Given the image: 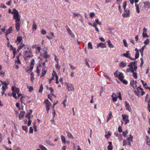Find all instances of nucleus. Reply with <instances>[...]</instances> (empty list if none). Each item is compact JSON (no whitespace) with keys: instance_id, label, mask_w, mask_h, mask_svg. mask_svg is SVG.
Instances as JSON below:
<instances>
[{"instance_id":"nucleus-1","label":"nucleus","mask_w":150,"mask_h":150,"mask_svg":"<svg viewBox=\"0 0 150 150\" xmlns=\"http://www.w3.org/2000/svg\"><path fill=\"white\" fill-rule=\"evenodd\" d=\"M11 13L13 14V18L15 19V21L16 22L15 24L16 28L18 31L20 30L21 23L19 12L15 9L13 8V11Z\"/></svg>"},{"instance_id":"nucleus-2","label":"nucleus","mask_w":150,"mask_h":150,"mask_svg":"<svg viewBox=\"0 0 150 150\" xmlns=\"http://www.w3.org/2000/svg\"><path fill=\"white\" fill-rule=\"evenodd\" d=\"M12 95L16 99H17V97L16 96V94H18L19 92V89L18 88L13 86L12 87Z\"/></svg>"},{"instance_id":"nucleus-3","label":"nucleus","mask_w":150,"mask_h":150,"mask_svg":"<svg viewBox=\"0 0 150 150\" xmlns=\"http://www.w3.org/2000/svg\"><path fill=\"white\" fill-rule=\"evenodd\" d=\"M45 103L46 104V109L47 111V113H48L50 109V107L51 105V104L47 99H46L45 100Z\"/></svg>"},{"instance_id":"nucleus-4","label":"nucleus","mask_w":150,"mask_h":150,"mask_svg":"<svg viewBox=\"0 0 150 150\" xmlns=\"http://www.w3.org/2000/svg\"><path fill=\"white\" fill-rule=\"evenodd\" d=\"M122 116L123 120L125 121V124L126 125L127 123L129 122V120L128 119V116L124 114H122Z\"/></svg>"},{"instance_id":"nucleus-5","label":"nucleus","mask_w":150,"mask_h":150,"mask_svg":"<svg viewBox=\"0 0 150 150\" xmlns=\"http://www.w3.org/2000/svg\"><path fill=\"white\" fill-rule=\"evenodd\" d=\"M122 55L123 56L127 58H129L130 59H132L133 60H134V58H132L131 57L129 56V55H130V54L129 53V51H127L126 53H123Z\"/></svg>"},{"instance_id":"nucleus-6","label":"nucleus","mask_w":150,"mask_h":150,"mask_svg":"<svg viewBox=\"0 0 150 150\" xmlns=\"http://www.w3.org/2000/svg\"><path fill=\"white\" fill-rule=\"evenodd\" d=\"M137 83V81L135 80L134 81L133 80H132L130 81V84L134 88H135L137 87L136 83Z\"/></svg>"},{"instance_id":"nucleus-7","label":"nucleus","mask_w":150,"mask_h":150,"mask_svg":"<svg viewBox=\"0 0 150 150\" xmlns=\"http://www.w3.org/2000/svg\"><path fill=\"white\" fill-rule=\"evenodd\" d=\"M67 88L69 91H72L74 90V88L72 85L67 83Z\"/></svg>"},{"instance_id":"nucleus-8","label":"nucleus","mask_w":150,"mask_h":150,"mask_svg":"<svg viewBox=\"0 0 150 150\" xmlns=\"http://www.w3.org/2000/svg\"><path fill=\"white\" fill-rule=\"evenodd\" d=\"M129 15V10L128 9H125V12L122 15L123 17H127Z\"/></svg>"},{"instance_id":"nucleus-9","label":"nucleus","mask_w":150,"mask_h":150,"mask_svg":"<svg viewBox=\"0 0 150 150\" xmlns=\"http://www.w3.org/2000/svg\"><path fill=\"white\" fill-rule=\"evenodd\" d=\"M13 29L12 27H10L6 31V36H7L9 34L13 32Z\"/></svg>"},{"instance_id":"nucleus-10","label":"nucleus","mask_w":150,"mask_h":150,"mask_svg":"<svg viewBox=\"0 0 150 150\" xmlns=\"http://www.w3.org/2000/svg\"><path fill=\"white\" fill-rule=\"evenodd\" d=\"M25 113V112L24 111H21L19 115V117L20 120H22L23 118Z\"/></svg>"},{"instance_id":"nucleus-11","label":"nucleus","mask_w":150,"mask_h":150,"mask_svg":"<svg viewBox=\"0 0 150 150\" xmlns=\"http://www.w3.org/2000/svg\"><path fill=\"white\" fill-rule=\"evenodd\" d=\"M22 40V38L21 36L18 37L17 36V40L15 41V42L16 43L17 42H18L17 44H18L19 43H20L21 40Z\"/></svg>"},{"instance_id":"nucleus-12","label":"nucleus","mask_w":150,"mask_h":150,"mask_svg":"<svg viewBox=\"0 0 150 150\" xmlns=\"http://www.w3.org/2000/svg\"><path fill=\"white\" fill-rule=\"evenodd\" d=\"M47 52H45L44 53L42 54V56L45 59L48 58L50 57V56L47 54Z\"/></svg>"},{"instance_id":"nucleus-13","label":"nucleus","mask_w":150,"mask_h":150,"mask_svg":"<svg viewBox=\"0 0 150 150\" xmlns=\"http://www.w3.org/2000/svg\"><path fill=\"white\" fill-rule=\"evenodd\" d=\"M118 78L120 81L124 79V76H123V74L122 73H119L118 75Z\"/></svg>"},{"instance_id":"nucleus-14","label":"nucleus","mask_w":150,"mask_h":150,"mask_svg":"<svg viewBox=\"0 0 150 150\" xmlns=\"http://www.w3.org/2000/svg\"><path fill=\"white\" fill-rule=\"evenodd\" d=\"M108 144L109 145L108 147V150H112V143L111 142H109Z\"/></svg>"},{"instance_id":"nucleus-15","label":"nucleus","mask_w":150,"mask_h":150,"mask_svg":"<svg viewBox=\"0 0 150 150\" xmlns=\"http://www.w3.org/2000/svg\"><path fill=\"white\" fill-rule=\"evenodd\" d=\"M130 67L127 68L126 70V71L127 72H132L134 71L133 68V67Z\"/></svg>"},{"instance_id":"nucleus-16","label":"nucleus","mask_w":150,"mask_h":150,"mask_svg":"<svg viewBox=\"0 0 150 150\" xmlns=\"http://www.w3.org/2000/svg\"><path fill=\"white\" fill-rule=\"evenodd\" d=\"M112 115V113L110 111L109 113L108 114V116L107 117V122H108V121L110 120L111 118V117Z\"/></svg>"},{"instance_id":"nucleus-17","label":"nucleus","mask_w":150,"mask_h":150,"mask_svg":"<svg viewBox=\"0 0 150 150\" xmlns=\"http://www.w3.org/2000/svg\"><path fill=\"white\" fill-rule=\"evenodd\" d=\"M136 62L135 61H134V62H130L128 65V67H133V66H134L135 65Z\"/></svg>"},{"instance_id":"nucleus-18","label":"nucleus","mask_w":150,"mask_h":150,"mask_svg":"<svg viewBox=\"0 0 150 150\" xmlns=\"http://www.w3.org/2000/svg\"><path fill=\"white\" fill-rule=\"evenodd\" d=\"M108 44L110 48H113L114 46L111 43L110 41L109 40H108L107 41Z\"/></svg>"},{"instance_id":"nucleus-19","label":"nucleus","mask_w":150,"mask_h":150,"mask_svg":"<svg viewBox=\"0 0 150 150\" xmlns=\"http://www.w3.org/2000/svg\"><path fill=\"white\" fill-rule=\"evenodd\" d=\"M126 66V63L123 62H121L120 63V66L121 67H124Z\"/></svg>"},{"instance_id":"nucleus-20","label":"nucleus","mask_w":150,"mask_h":150,"mask_svg":"<svg viewBox=\"0 0 150 150\" xmlns=\"http://www.w3.org/2000/svg\"><path fill=\"white\" fill-rule=\"evenodd\" d=\"M125 105L127 109L129 111H130V110L131 109L129 108V105L126 101L125 102Z\"/></svg>"},{"instance_id":"nucleus-21","label":"nucleus","mask_w":150,"mask_h":150,"mask_svg":"<svg viewBox=\"0 0 150 150\" xmlns=\"http://www.w3.org/2000/svg\"><path fill=\"white\" fill-rule=\"evenodd\" d=\"M45 67L42 69V72L41 75V76H44L46 73V71L44 70Z\"/></svg>"},{"instance_id":"nucleus-22","label":"nucleus","mask_w":150,"mask_h":150,"mask_svg":"<svg viewBox=\"0 0 150 150\" xmlns=\"http://www.w3.org/2000/svg\"><path fill=\"white\" fill-rule=\"evenodd\" d=\"M16 58L17 59V61H15V62L16 63H18L19 64H21V62H20V60L19 59V55H18L16 57Z\"/></svg>"},{"instance_id":"nucleus-23","label":"nucleus","mask_w":150,"mask_h":150,"mask_svg":"<svg viewBox=\"0 0 150 150\" xmlns=\"http://www.w3.org/2000/svg\"><path fill=\"white\" fill-rule=\"evenodd\" d=\"M46 143L49 145L54 146L55 145L54 144L52 143L50 140H47L46 141Z\"/></svg>"},{"instance_id":"nucleus-24","label":"nucleus","mask_w":150,"mask_h":150,"mask_svg":"<svg viewBox=\"0 0 150 150\" xmlns=\"http://www.w3.org/2000/svg\"><path fill=\"white\" fill-rule=\"evenodd\" d=\"M67 136L70 138H72V139H74V137L72 134L68 132L67 133Z\"/></svg>"},{"instance_id":"nucleus-25","label":"nucleus","mask_w":150,"mask_h":150,"mask_svg":"<svg viewBox=\"0 0 150 150\" xmlns=\"http://www.w3.org/2000/svg\"><path fill=\"white\" fill-rule=\"evenodd\" d=\"M88 49H93V47H92V44L90 42H89L88 43Z\"/></svg>"},{"instance_id":"nucleus-26","label":"nucleus","mask_w":150,"mask_h":150,"mask_svg":"<svg viewBox=\"0 0 150 150\" xmlns=\"http://www.w3.org/2000/svg\"><path fill=\"white\" fill-rule=\"evenodd\" d=\"M135 6L136 7V9L138 13H139L140 12V11L139 8V6L137 4H135Z\"/></svg>"},{"instance_id":"nucleus-27","label":"nucleus","mask_w":150,"mask_h":150,"mask_svg":"<svg viewBox=\"0 0 150 150\" xmlns=\"http://www.w3.org/2000/svg\"><path fill=\"white\" fill-rule=\"evenodd\" d=\"M111 134L110 132H108V134L105 135V137L107 139H108L109 138V137L111 135Z\"/></svg>"},{"instance_id":"nucleus-28","label":"nucleus","mask_w":150,"mask_h":150,"mask_svg":"<svg viewBox=\"0 0 150 150\" xmlns=\"http://www.w3.org/2000/svg\"><path fill=\"white\" fill-rule=\"evenodd\" d=\"M25 46V45L24 44H21L19 46L18 49V50H20L23 47H24Z\"/></svg>"},{"instance_id":"nucleus-29","label":"nucleus","mask_w":150,"mask_h":150,"mask_svg":"<svg viewBox=\"0 0 150 150\" xmlns=\"http://www.w3.org/2000/svg\"><path fill=\"white\" fill-rule=\"evenodd\" d=\"M30 53V52L27 51H26L25 52V55H26V57H30L31 56V55H28Z\"/></svg>"},{"instance_id":"nucleus-30","label":"nucleus","mask_w":150,"mask_h":150,"mask_svg":"<svg viewBox=\"0 0 150 150\" xmlns=\"http://www.w3.org/2000/svg\"><path fill=\"white\" fill-rule=\"evenodd\" d=\"M133 137L131 135H129V137L127 138V139L128 141H132Z\"/></svg>"},{"instance_id":"nucleus-31","label":"nucleus","mask_w":150,"mask_h":150,"mask_svg":"<svg viewBox=\"0 0 150 150\" xmlns=\"http://www.w3.org/2000/svg\"><path fill=\"white\" fill-rule=\"evenodd\" d=\"M61 138L62 142L64 143H65L66 139L65 137L63 135H61Z\"/></svg>"},{"instance_id":"nucleus-32","label":"nucleus","mask_w":150,"mask_h":150,"mask_svg":"<svg viewBox=\"0 0 150 150\" xmlns=\"http://www.w3.org/2000/svg\"><path fill=\"white\" fill-rule=\"evenodd\" d=\"M132 73V75L133 77L135 79H136L137 78V74L136 72H134V71H133Z\"/></svg>"},{"instance_id":"nucleus-33","label":"nucleus","mask_w":150,"mask_h":150,"mask_svg":"<svg viewBox=\"0 0 150 150\" xmlns=\"http://www.w3.org/2000/svg\"><path fill=\"white\" fill-rule=\"evenodd\" d=\"M33 23V29H34L35 30H36L37 28V25L36 24L35 22V21H34Z\"/></svg>"},{"instance_id":"nucleus-34","label":"nucleus","mask_w":150,"mask_h":150,"mask_svg":"<svg viewBox=\"0 0 150 150\" xmlns=\"http://www.w3.org/2000/svg\"><path fill=\"white\" fill-rule=\"evenodd\" d=\"M39 147L42 150H47V149L44 146L42 145H40L39 146Z\"/></svg>"},{"instance_id":"nucleus-35","label":"nucleus","mask_w":150,"mask_h":150,"mask_svg":"<svg viewBox=\"0 0 150 150\" xmlns=\"http://www.w3.org/2000/svg\"><path fill=\"white\" fill-rule=\"evenodd\" d=\"M123 136L124 137H125L126 136V135L128 134V132L127 130H126L125 132H122Z\"/></svg>"},{"instance_id":"nucleus-36","label":"nucleus","mask_w":150,"mask_h":150,"mask_svg":"<svg viewBox=\"0 0 150 150\" xmlns=\"http://www.w3.org/2000/svg\"><path fill=\"white\" fill-rule=\"evenodd\" d=\"M43 88L42 86V85L41 84L40 86V88L39 89V92L40 93H41L42 91H43Z\"/></svg>"},{"instance_id":"nucleus-37","label":"nucleus","mask_w":150,"mask_h":150,"mask_svg":"<svg viewBox=\"0 0 150 150\" xmlns=\"http://www.w3.org/2000/svg\"><path fill=\"white\" fill-rule=\"evenodd\" d=\"M123 42L124 45L125 47H128V45H127V42L126 41V40L125 39H124L123 40Z\"/></svg>"},{"instance_id":"nucleus-38","label":"nucleus","mask_w":150,"mask_h":150,"mask_svg":"<svg viewBox=\"0 0 150 150\" xmlns=\"http://www.w3.org/2000/svg\"><path fill=\"white\" fill-rule=\"evenodd\" d=\"M105 44L102 43L100 42L97 45V47L98 48L99 47H102V46L104 45Z\"/></svg>"},{"instance_id":"nucleus-39","label":"nucleus","mask_w":150,"mask_h":150,"mask_svg":"<svg viewBox=\"0 0 150 150\" xmlns=\"http://www.w3.org/2000/svg\"><path fill=\"white\" fill-rule=\"evenodd\" d=\"M139 53L138 51H137L135 53V58L137 59L139 57Z\"/></svg>"},{"instance_id":"nucleus-40","label":"nucleus","mask_w":150,"mask_h":150,"mask_svg":"<svg viewBox=\"0 0 150 150\" xmlns=\"http://www.w3.org/2000/svg\"><path fill=\"white\" fill-rule=\"evenodd\" d=\"M28 126H29L31 124V121L30 120V117H28Z\"/></svg>"},{"instance_id":"nucleus-41","label":"nucleus","mask_w":150,"mask_h":150,"mask_svg":"<svg viewBox=\"0 0 150 150\" xmlns=\"http://www.w3.org/2000/svg\"><path fill=\"white\" fill-rule=\"evenodd\" d=\"M126 4H127V1H125L124 2L123 4V9L124 10H125L126 9Z\"/></svg>"},{"instance_id":"nucleus-42","label":"nucleus","mask_w":150,"mask_h":150,"mask_svg":"<svg viewBox=\"0 0 150 150\" xmlns=\"http://www.w3.org/2000/svg\"><path fill=\"white\" fill-rule=\"evenodd\" d=\"M50 90L51 91V94H52V96H54L53 95V90L52 88L50 87L49 88Z\"/></svg>"},{"instance_id":"nucleus-43","label":"nucleus","mask_w":150,"mask_h":150,"mask_svg":"<svg viewBox=\"0 0 150 150\" xmlns=\"http://www.w3.org/2000/svg\"><path fill=\"white\" fill-rule=\"evenodd\" d=\"M23 129L26 132L27 130V127L26 126H22Z\"/></svg>"},{"instance_id":"nucleus-44","label":"nucleus","mask_w":150,"mask_h":150,"mask_svg":"<svg viewBox=\"0 0 150 150\" xmlns=\"http://www.w3.org/2000/svg\"><path fill=\"white\" fill-rule=\"evenodd\" d=\"M143 36L144 37H148V36L147 35L146 32H143L142 33Z\"/></svg>"},{"instance_id":"nucleus-45","label":"nucleus","mask_w":150,"mask_h":150,"mask_svg":"<svg viewBox=\"0 0 150 150\" xmlns=\"http://www.w3.org/2000/svg\"><path fill=\"white\" fill-rule=\"evenodd\" d=\"M144 43L145 45H148L149 43V39H147L145 41H144Z\"/></svg>"},{"instance_id":"nucleus-46","label":"nucleus","mask_w":150,"mask_h":150,"mask_svg":"<svg viewBox=\"0 0 150 150\" xmlns=\"http://www.w3.org/2000/svg\"><path fill=\"white\" fill-rule=\"evenodd\" d=\"M121 81H122V82H123V83L124 84H127V83H128L127 81L125 79H123L122 80H121Z\"/></svg>"},{"instance_id":"nucleus-47","label":"nucleus","mask_w":150,"mask_h":150,"mask_svg":"<svg viewBox=\"0 0 150 150\" xmlns=\"http://www.w3.org/2000/svg\"><path fill=\"white\" fill-rule=\"evenodd\" d=\"M90 16L92 18H93L95 16V13L93 12H91L90 14Z\"/></svg>"},{"instance_id":"nucleus-48","label":"nucleus","mask_w":150,"mask_h":150,"mask_svg":"<svg viewBox=\"0 0 150 150\" xmlns=\"http://www.w3.org/2000/svg\"><path fill=\"white\" fill-rule=\"evenodd\" d=\"M114 96L115 97L112 98V100L114 102H116L117 100V98L116 95H115Z\"/></svg>"},{"instance_id":"nucleus-49","label":"nucleus","mask_w":150,"mask_h":150,"mask_svg":"<svg viewBox=\"0 0 150 150\" xmlns=\"http://www.w3.org/2000/svg\"><path fill=\"white\" fill-rule=\"evenodd\" d=\"M95 21L97 24H98L100 25H101V23L100 21H99L98 19H96Z\"/></svg>"},{"instance_id":"nucleus-50","label":"nucleus","mask_w":150,"mask_h":150,"mask_svg":"<svg viewBox=\"0 0 150 150\" xmlns=\"http://www.w3.org/2000/svg\"><path fill=\"white\" fill-rule=\"evenodd\" d=\"M53 73L54 74V75L55 76L56 80H58V76L56 74V73L55 72V71L54 70L53 71Z\"/></svg>"},{"instance_id":"nucleus-51","label":"nucleus","mask_w":150,"mask_h":150,"mask_svg":"<svg viewBox=\"0 0 150 150\" xmlns=\"http://www.w3.org/2000/svg\"><path fill=\"white\" fill-rule=\"evenodd\" d=\"M73 16L74 17V18H75L76 16H78L79 15V14L78 13H76L75 12H73Z\"/></svg>"},{"instance_id":"nucleus-52","label":"nucleus","mask_w":150,"mask_h":150,"mask_svg":"<svg viewBox=\"0 0 150 150\" xmlns=\"http://www.w3.org/2000/svg\"><path fill=\"white\" fill-rule=\"evenodd\" d=\"M146 144H147L149 146H150V140L149 139H146Z\"/></svg>"},{"instance_id":"nucleus-53","label":"nucleus","mask_w":150,"mask_h":150,"mask_svg":"<svg viewBox=\"0 0 150 150\" xmlns=\"http://www.w3.org/2000/svg\"><path fill=\"white\" fill-rule=\"evenodd\" d=\"M34 59H32L31 63H30V65L34 66Z\"/></svg>"},{"instance_id":"nucleus-54","label":"nucleus","mask_w":150,"mask_h":150,"mask_svg":"<svg viewBox=\"0 0 150 150\" xmlns=\"http://www.w3.org/2000/svg\"><path fill=\"white\" fill-rule=\"evenodd\" d=\"M41 32L42 34L43 35H45L46 33V31L45 30H44L43 29H42V30Z\"/></svg>"},{"instance_id":"nucleus-55","label":"nucleus","mask_w":150,"mask_h":150,"mask_svg":"<svg viewBox=\"0 0 150 150\" xmlns=\"http://www.w3.org/2000/svg\"><path fill=\"white\" fill-rule=\"evenodd\" d=\"M67 102L66 100H64L63 102H62V103L63 104L64 106V107H65L66 106V104L65 103Z\"/></svg>"},{"instance_id":"nucleus-56","label":"nucleus","mask_w":150,"mask_h":150,"mask_svg":"<svg viewBox=\"0 0 150 150\" xmlns=\"http://www.w3.org/2000/svg\"><path fill=\"white\" fill-rule=\"evenodd\" d=\"M118 131L120 133L121 132H122V129L121 127L120 126H119L118 128Z\"/></svg>"},{"instance_id":"nucleus-57","label":"nucleus","mask_w":150,"mask_h":150,"mask_svg":"<svg viewBox=\"0 0 150 150\" xmlns=\"http://www.w3.org/2000/svg\"><path fill=\"white\" fill-rule=\"evenodd\" d=\"M56 68L58 70H59L60 69V67L59 65L57 63L56 65Z\"/></svg>"},{"instance_id":"nucleus-58","label":"nucleus","mask_w":150,"mask_h":150,"mask_svg":"<svg viewBox=\"0 0 150 150\" xmlns=\"http://www.w3.org/2000/svg\"><path fill=\"white\" fill-rule=\"evenodd\" d=\"M52 77L49 80V81H51L52 80H53L54 79V76L53 75V73H52Z\"/></svg>"},{"instance_id":"nucleus-59","label":"nucleus","mask_w":150,"mask_h":150,"mask_svg":"<svg viewBox=\"0 0 150 150\" xmlns=\"http://www.w3.org/2000/svg\"><path fill=\"white\" fill-rule=\"evenodd\" d=\"M140 60L141 61V63L140 64V67H142V65H143V63H143V59L142 58H141L140 59Z\"/></svg>"},{"instance_id":"nucleus-60","label":"nucleus","mask_w":150,"mask_h":150,"mask_svg":"<svg viewBox=\"0 0 150 150\" xmlns=\"http://www.w3.org/2000/svg\"><path fill=\"white\" fill-rule=\"evenodd\" d=\"M33 132V129L31 127H30V131L29 133H32Z\"/></svg>"},{"instance_id":"nucleus-61","label":"nucleus","mask_w":150,"mask_h":150,"mask_svg":"<svg viewBox=\"0 0 150 150\" xmlns=\"http://www.w3.org/2000/svg\"><path fill=\"white\" fill-rule=\"evenodd\" d=\"M123 146L127 144V141L125 139L123 140Z\"/></svg>"},{"instance_id":"nucleus-62","label":"nucleus","mask_w":150,"mask_h":150,"mask_svg":"<svg viewBox=\"0 0 150 150\" xmlns=\"http://www.w3.org/2000/svg\"><path fill=\"white\" fill-rule=\"evenodd\" d=\"M141 81L142 82V84L143 86H144L145 87V86L147 85V84L146 83H144V81H143V80H141Z\"/></svg>"},{"instance_id":"nucleus-63","label":"nucleus","mask_w":150,"mask_h":150,"mask_svg":"<svg viewBox=\"0 0 150 150\" xmlns=\"http://www.w3.org/2000/svg\"><path fill=\"white\" fill-rule=\"evenodd\" d=\"M54 56H55L54 60L56 61L57 63L59 64V59H58L56 58V56L55 55H54Z\"/></svg>"},{"instance_id":"nucleus-64","label":"nucleus","mask_w":150,"mask_h":150,"mask_svg":"<svg viewBox=\"0 0 150 150\" xmlns=\"http://www.w3.org/2000/svg\"><path fill=\"white\" fill-rule=\"evenodd\" d=\"M28 88L29 91H32L33 88L32 86H30L29 88L28 87V86H27Z\"/></svg>"}]
</instances>
